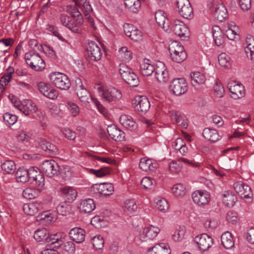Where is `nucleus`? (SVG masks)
<instances>
[{
	"label": "nucleus",
	"instance_id": "nucleus-1",
	"mask_svg": "<svg viewBox=\"0 0 254 254\" xmlns=\"http://www.w3.org/2000/svg\"><path fill=\"white\" fill-rule=\"evenodd\" d=\"M49 78L52 83L61 90H67L70 87V81L67 76L64 73L53 72L50 74Z\"/></svg>",
	"mask_w": 254,
	"mask_h": 254
},
{
	"label": "nucleus",
	"instance_id": "nucleus-2",
	"mask_svg": "<svg viewBox=\"0 0 254 254\" xmlns=\"http://www.w3.org/2000/svg\"><path fill=\"white\" fill-rule=\"evenodd\" d=\"M27 64L35 71H41L45 67V63L39 54L29 51L25 54Z\"/></svg>",
	"mask_w": 254,
	"mask_h": 254
},
{
	"label": "nucleus",
	"instance_id": "nucleus-3",
	"mask_svg": "<svg viewBox=\"0 0 254 254\" xmlns=\"http://www.w3.org/2000/svg\"><path fill=\"white\" fill-rule=\"evenodd\" d=\"M98 91L102 98L108 102H114L121 99V92L113 87L102 85L98 88Z\"/></svg>",
	"mask_w": 254,
	"mask_h": 254
},
{
	"label": "nucleus",
	"instance_id": "nucleus-4",
	"mask_svg": "<svg viewBox=\"0 0 254 254\" xmlns=\"http://www.w3.org/2000/svg\"><path fill=\"white\" fill-rule=\"evenodd\" d=\"M197 248L201 251H208L213 245V239L206 233L198 235L193 239Z\"/></svg>",
	"mask_w": 254,
	"mask_h": 254
},
{
	"label": "nucleus",
	"instance_id": "nucleus-5",
	"mask_svg": "<svg viewBox=\"0 0 254 254\" xmlns=\"http://www.w3.org/2000/svg\"><path fill=\"white\" fill-rule=\"evenodd\" d=\"M176 4L181 16L186 19L193 17V8L189 0H176Z\"/></svg>",
	"mask_w": 254,
	"mask_h": 254
},
{
	"label": "nucleus",
	"instance_id": "nucleus-6",
	"mask_svg": "<svg viewBox=\"0 0 254 254\" xmlns=\"http://www.w3.org/2000/svg\"><path fill=\"white\" fill-rule=\"evenodd\" d=\"M171 29L174 33L183 40H188L190 36V31L187 25L182 21L176 19Z\"/></svg>",
	"mask_w": 254,
	"mask_h": 254
},
{
	"label": "nucleus",
	"instance_id": "nucleus-7",
	"mask_svg": "<svg viewBox=\"0 0 254 254\" xmlns=\"http://www.w3.org/2000/svg\"><path fill=\"white\" fill-rule=\"evenodd\" d=\"M134 110L140 114L146 113L150 108V104L148 99L144 96H137L132 100Z\"/></svg>",
	"mask_w": 254,
	"mask_h": 254
},
{
	"label": "nucleus",
	"instance_id": "nucleus-8",
	"mask_svg": "<svg viewBox=\"0 0 254 254\" xmlns=\"http://www.w3.org/2000/svg\"><path fill=\"white\" fill-rule=\"evenodd\" d=\"M227 88L231 93V97L234 99L241 98L245 95V87L241 83L231 80L227 84Z\"/></svg>",
	"mask_w": 254,
	"mask_h": 254
},
{
	"label": "nucleus",
	"instance_id": "nucleus-9",
	"mask_svg": "<svg viewBox=\"0 0 254 254\" xmlns=\"http://www.w3.org/2000/svg\"><path fill=\"white\" fill-rule=\"evenodd\" d=\"M170 89L176 96H181L187 91V83L183 78L174 79L171 83Z\"/></svg>",
	"mask_w": 254,
	"mask_h": 254
},
{
	"label": "nucleus",
	"instance_id": "nucleus-10",
	"mask_svg": "<svg viewBox=\"0 0 254 254\" xmlns=\"http://www.w3.org/2000/svg\"><path fill=\"white\" fill-rule=\"evenodd\" d=\"M41 169L47 176L51 178L58 175L60 167L53 160H46L43 162Z\"/></svg>",
	"mask_w": 254,
	"mask_h": 254
},
{
	"label": "nucleus",
	"instance_id": "nucleus-11",
	"mask_svg": "<svg viewBox=\"0 0 254 254\" xmlns=\"http://www.w3.org/2000/svg\"><path fill=\"white\" fill-rule=\"evenodd\" d=\"M193 201L199 206H204L208 204L210 200L209 193L205 190H197L191 194Z\"/></svg>",
	"mask_w": 254,
	"mask_h": 254
},
{
	"label": "nucleus",
	"instance_id": "nucleus-12",
	"mask_svg": "<svg viewBox=\"0 0 254 254\" xmlns=\"http://www.w3.org/2000/svg\"><path fill=\"white\" fill-rule=\"evenodd\" d=\"M75 5L79 7L90 23L91 26L95 28L93 19L90 17V14L92 12L93 9L89 1L87 0H73Z\"/></svg>",
	"mask_w": 254,
	"mask_h": 254
},
{
	"label": "nucleus",
	"instance_id": "nucleus-13",
	"mask_svg": "<svg viewBox=\"0 0 254 254\" xmlns=\"http://www.w3.org/2000/svg\"><path fill=\"white\" fill-rule=\"evenodd\" d=\"M154 73L155 78L159 82L165 83L169 79L168 71L162 62H159L156 64Z\"/></svg>",
	"mask_w": 254,
	"mask_h": 254
},
{
	"label": "nucleus",
	"instance_id": "nucleus-14",
	"mask_svg": "<svg viewBox=\"0 0 254 254\" xmlns=\"http://www.w3.org/2000/svg\"><path fill=\"white\" fill-rule=\"evenodd\" d=\"M234 189L242 197L246 199H251L253 194L251 188L246 183L239 181L234 184Z\"/></svg>",
	"mask_w": 254,
	"mask_h": 254
},
{
	"label": "nucleus",
	"instance_id": "nucleus-15",
	"mask_svg": "<svg viewBox=\"0 0 254 254\" xmlns=\"http://www.w3.org/2000/svg\"><path fill=\"white\" fill-rule=\"evenodd\" d=\"M86 49L88 56L91 60L98 61L101 59L102 53L100 48L95 42H88Z\"/></svg>",
	"mask_w": 254,
	"mask_h": 254
},
{
	"label": "nucleus",
	"instance_id": "nucleus-16",
	"mask_svg": "<svg viewBox=\"0 0 254 254\" xmlns=\"http://www.w3.org/2000/svg\"><path fill=\"white\" fill-rule=\"evenodd\" d=\"M124 29L126 35L132 40L138 42L141 40V32L134 25L126 23L124 25Z\"/></svg>",
	"mask_w": 254,
	"mask_h": 254
},
{
	"label": "nucleus",
	"instance_id": "nucleus-17",
	"mask_svg": "<svg viewBox=\"0 0 254 254\" xmlns=\"http://www.w3.org/2000/svg\"><path fill=\"white\" fill-rule=\"evenodd\" d=\"M38 87L42 94L51 99H56L58 97V91L49 84L41 82L38 83Z\"/></svg>",
	"mask_w": 254,
	"mask_h": 254
},
{
	"label": "nucleus",
	"instance_id": "nucleus-18",
	"mask_svg": "<svg viewBox=\"0 0 254 254\" xmlns=\"http://www.w3.org/2000/svg\"><path fill=\"white\" fill-rule=\"evenodd\" d=\"M60 20L63 25L66 27L72 32L75 33H80L81 32L80 25L72 20L69 16L62 14L60 16Z\"/></svg>",
	"mask_w": 254,
	"mask_h": 254
},
{
	"label": "nucleus",
	"instance_id": "nucleus-19",
	"mask_svg": "<svg viewBox=\"0 0 254 254\" xmlns=\"http://www.w3.org/2000/svg\"><path fill=\"white\" fill-rule=\"evenodd\" d=\"M159 231V228L152 225L145 227L140 234L139 239L141 241L152 240L157 236Z\"/></svg>",
	"mask_w": 254,
	"mask_h": 254
},
{
	"label": "nucleus",
	"instance_id": "nucleus-20",
	"mask_svg": "<svg viewBox=\"0 0 254 254\" xmlns=\"http://www.w3.org/2000/svg\"><path fill=\"white\" fill-rule=\"evenodd\" d=\"M18 106L19 107L18 110L26 116H28L31 113H35L38 110L36 104L30 100H24L20 105Z\"/></svg>",
	"mask_w": 254,
	"mask_h": 254
},
{
	"label": "nucleus",
	"instance_id": "nucleus-21",
	"mask_svg": "<svg viewBox=\"0 0 254 254\" xmlns=\"http://www.w3.org/2000/svg\"><path fill=\"white\" fill-rule=\"evenodd\" d=\"M60 191L62 196L66 201L68 202H73L76 198L77 192L76 190L72 187L64 186L60 188Z\"/></svg>",
	"mask_w": 254,
	"mask_h": 254
},
{
	"label": "nucleus",
	"instance_id": "nucleus-22",
	"mask_svg": "<svg viewBox=\"0 0 254 254\" xmlns=\"http://www.w3.org/2000/svg\"><path fill=\"white\" fill-rule=\"evenodd\" d=\"M75 90L76 94L79 100L82 102H88L91 96L88 90L82 85L81 81L78 80V82L76 81Z\"/></svg>",
	"mask_w": 254,
	"mask_h": 254
},
{
	"label": "nucleus",
	"instance_id": "nucleus-23",
	"mask_svg": "<svg viewBox=\"0 0 254 254\" xmlns=\"http://www.w3.org/2000/svg\"><path fill=\"white\" fill-rule=\"evenodd\" d=\"M107 131L109 136L116 141H122L125 139V132L115 125L108 126Z\"/></svg>",
	"mask_w": 254,
	"mask_h": 254
},
{
	"label": "nucleus",
	"instance_id": "nucleus-24",
	"mask_svg": "<svg viewBox=\"0 0 254 254\" xmlns=\"http://www.w3.org/2000/svg\"><path fill=\"white\" fill-rule=\"evenodd\" d=\"M96 206L92 199L88 198L81 200L78 206L81 213H89L95 209Z\"/></svg>",
	"mask_w": 254,
	"mask_h": 254
},
{
	"label": "nucleus",
	"instance_id": "nucleus-25",
	"mask_svg": "<svg viewBox=\"0 0 254 254\" xmlns=\"http://www.w3.org/2000/svg\"><path fill=\"white\" fill-rule=\"evenodd\" d=\"M70 238L77 243H81L85 240V231L84 229L75 227L69 233Z\"/></svg>",
	"mask_w": 254,
	"mask_h": 254
},
{
	"label": "nucleus",
	"instance_id": "nucleus-26",
	"mask_svg": "<svg viewBox=\"0 0 254 254\" xmlns=\"http://www.w3.org/2000/svg\"><path fill=\"white\" fill-rule=\"evenodd\" d=\"M42 209L41 204L37 202L25 203L23 206V210L24 213L31 216L36 214Z\"/></svg>",
	"mask_w": 254,
	"mask_h": 254
},
{
	"label": "nucleus",
	"instance_id": "nucleus-27",
	"mask_svg": "<svg viewBox=\"0 0 254 254\" xmlns=\"http://www.w3.org/2000/svg\"><path fill=\"white\" fill-rule=\"evenodd\" d=\"M155 20L158 25L165 30L167 31L169 28L168 20L167 18L165 12L161 10H158L155 13Z\"/></svg>",
	"mask_w": 254,
	"mask_h": 254
},
{
	"label": "nucleus",
	"instance_id": "nucleus-28",
	"mask_svg": "<svg viewBox=\"0 0 254 254\" xmlns=\"http://www.w3.org/2000/svg\"><path fill=\"white\" fill-rule=\"evenodd\" d=\"M214 17L219 22H222L228 17L227 8L223 4L218 3L216 5L214 12Z\"/></svg>",
	"mask_w": 254,
	"mask_h": 254
},
{
	"label": "nucleus",
	"instance_id": "nucleus-29",
	"mask_svg": "<svg viewBox=\"0 0 254 254\" xmlns=\"http://www.w3.org/2000/svg\"><path fill=\"white\" fill-rule=\"evenodd\" d=\"M158 166V165L155 161L146 157L141 158L139 163L140 168L144 171H153Z\"/></svg>",
	"mask_w": 254,
	"mask_h": 254
},
{
	"label": "nucleus",
	"instance_id": "nucleus-30",
	"mask_svg": "<svg viewBox=\"0 0 254 254\" xmlns=\"http://www.w3.org/2000/svg\"><path fill=\"white\" fill-rule=\"evenodd\" d=\"M202 135L206 140L211 142H215L220 138L217 130L208 127L203 129Z\"/></svg>",
	"mask_w": 254,
	"mask_h": 254
},
{
	"label": "nucleus",
	"instance_id": "nucleus-31",
	"mask_svg": "<svg viewBox=\"0 0 254 254\" xmlns=\"http://www.w3.org/2000/svg\"><path fill=\"white\" fill-rule=\"evenodd\" d=\"M93 188L96 189L99 193L104 196L112 194L114 190L113 185L110 183H102L98 186H94Z\"/></svg>",
	"mask_w": 254,
	"mask_h": 254
},
{
	"label": "nucleus",
	"instance_id": "nucleus-32",
	"mask_svg": "<svg viewBox=\"0 0 254 254\" xmlns=\"http://www.w3.org/2000/svg\"><path fill=\"white\" fill-rule=\"evenodd\" d=\"M140 70L143 76H148L155 71V67L149 60L145 59L140 64Z\"/></svg>",
	"mask_w": 254,
	"mask_h": 254
},
{
	"label": "nucleus",
	"instance_id": "nucleus-33",
	"mask_svg": "<svg viewBox=\"0 0 254 254\" xmlns=\"http://www.w3.org/2000/svg\"><path fill=\"white\" fill-rule=\"evenodd\" d=\"M121 124L127 129H134L136 127V123L133 118L127 115H122L120 118Z\"/></svg>",
	"mask_w": 254,
	"mask_h": 254
},
{
	"label": "nucleus",
	"instance_id": "nucleus-34",
	"mask_svg": "<svg viewBox=\"0 0 254 254\" xmlns=\"http://www.w3.org/2000/svg\"><path fill=\"white\" fill-rule=\"evenodd\" d=\"M191 84L196 87L204 84L206 80L205 75L200 72L194 71L190 74Z\"/></svg>",
	"mask_w": 254,
	"mask_h": 254
},
{
	"label": "nucleus",
	"instance_id": "nucleus-35",
	"mask_svg": "<svg viewBox=\"0 0 254 254\" xmlns=\"http://www.w3.org/2000/svg\"><path fill=\"white\" fill-rule=\"evenodd\" d=\"M148 254H170V251L168 245L164 243L156 244L147 251Z\"/></svg>",
	"mask_w": 254,
	"mask_h": 254
},
{
	"label": "nucleus",
	"instance_id": "nucleus-36",
	"mask_svg": "<svg viewBox=\"0 0 254 254\" xmlns=\"http://www.w3.org/2000/svg\"><path fill=\"white\" fill-rule=\"evenodd\" d=\"M170 113L172 118L176 121L178 125L187 128L188 125V122L183 114L175 110L170 111Z\"/></svg>",
	"mask_w": 254,
	"mask_h": 254
},
{
	"label": "nucleus",
	"instance_id": "nucleus-37",
	"mask_svg": "<svg viewBox=\"0 0 254 254\" xmlns=\"http://www.w3.org/2000/svg\"><path fill=\"white\" fill-rule=\"evenodd\" d=\"M65 11L71 14V16L76 18V22L79 25H81L83 23V19L81 12L77 8L71 5L66 6Z\"/></svg>",
	"mask_w": 254,
	"mask_h": 254
},
{
	"label": "nucleus",
	"instance_id": "nucleus-38",
	"mask_svg": "<svg viewBox=\"0 0 254 254\" xmlns=\"http://www.w3.org/2000/svg\"><path fill=\"white\" fill-rule=\"evenodd\" d=\"M221 240L222 245L226 249H231L234 247V241L232 234L228 231L222 234Z\"/></svg>",
	"mask_w": 254,
	"mask_h": 254
},
{
	"label": "nucleus",
	"instance_id": "nucleus-39",
	"mask_svg": "<svg viewBox=\"0 0 254 254\" xmlns=\"http://www.w3.org/2000/svg\"><path fill=\"white\" fill-rule=\"evenodd\" d=\"M212 35L216 46L220 47L223 44L224 35L219 26L215 25L212 27Z\"/></svg>",
	"mask_w": 254,
	"mask_h": 254
},
{
	"label": "nucleus",
	"instance_id": "nucleus-40",
	"mask_svg": "<svg viewBox=\"0 0 254 254\" xmlns=\"http://www.w3.org/2000/svg\"><path fill=\"white\" fill-rule=\"evenodd\" d=\"M246 43L247 46L245 51L246 56L249 60L254 61V38L253 37L247 38Z\"/></svg>",
	"mask_w": 254,
	"mask_h": 254
},
{
	"label": "nucleus",
	"instance_id": "nucleus-41",
	"mask_svg": "<svg viewBox=\"0 0 254 254\" xmlns=\"http://www.w3.org/2000/svg\"><path fill=\"white\" fill-rule=\"evenodd\" d=\"M39 145L44 151L49 154H55L58 151L57 147L44 139H40Z\"/></svg>",
	"mask_w": 254,
	"mask_h": 254
},
{
	"label": "nucleus",
	"instance_id": "nucleus-42",
	"mask_svg": "<svg viewBox=\"0 0 254 254\" xmlns=\"http://www.w3.org/2000/svg\"><path fill=\"white\" fill-rule=\"evenodd\" d=\"M223 203L228 207L233 206L237 200V197L232 191H225L223 194Z\"/></svg>",
	"mask_w": 254,
	"mask_h": 254
},
{
	"label": "nucleus",
	"instance_id": "nucleus-43",
	"mask_svg": "<svg viewBox=\"0 0 254 254\" xmlns=\"http://www.w3.org/2000/svg\"><path fill=\"white\" fill-rule=\"evenodd\" d=\"M123 79L127 84L132 87H136L139 84V78L133 71L127 74Z\"/></svg>",
	"mask_w": 254,
	"mask_h": 254
},
{
	"label": "nucleus",
	"instance_id": "nucleus-44",
	"mask_svg": "<svg viewBox=\"0 0 254 254\" xmlns=\"http://www.w3.org/2000/svg\"><path fill=\"white\" fill-rule=\"evenodd\" d=\"M28 169L23 167L19 168L15 174L17 181L21 183L28 182Z\"/></svg>",
	"mask_w": 254,
	"mask_h": 254
},
{
	"label": "nucleus",
	"instance_id": "nucleus-45",
	"mask_svg": "<svg viewBox=\"0 0 254 254\" xmlns=\"http://www.w3.org/2000/svg\"><path fill=\"white\" fill-rule=\"evenodd\" d=\"M1 168L3 171L8 174H12L14 173L16 167L14 161L12 160H6L1 165Z\"/></svg>",
	"mask_w": 254,
	"mask_h": 254
},
{
	"label": "nucleus",
	"instance_id": "nucleus-46",
	"mask_svg": "<svg viewBox=\"0 0 254 254\" xmlns=\"http://www.w3.org/2000/svg\"><path fill=\"white\" fill-rule=\"evenodd\" d=\"M57 234L50 235L46 239V243H49V245L53 246V248H59L63 244L62 239L57 238Z\"/></svg>",
	"mask_w": 254,
	"mask_h": 254
},
{
	"label": "nucleus",
	"instance_id": "nucleus-47",
	"mask_svg": "<svg viewBox=\"0 0 254 254\" xmlns=\"http://www.w3.org/2000/svg\"><path fill=\"white\" fill-rule=\"evenodd\" d=\"M125 4L130 11L136 12L140 7V2L138 0H124Z\"/></svg>",
	"mask_w": 254,
	"mask_h": 254
},
{
	"label": "nucleus",
	"instance_id": "nucleus-48",
	"mask_svg": "<svg viewBox=\"0 0 254 254\" xmlns=\"http://www.w3.org/2000/svg\"><path fill=\"white\" fill-rule=\"evenodd\" d=\"M58 213L60 215L66 216L71 211V206L66 202L61 203L57 207Z\"/></svg>",
	"mask_w": 254,
	"mask_h": 254
},
{
	"label": "nucleus",
	"instance_id": "nucleus-49",
	"mask_svg": "<svg viewBox=\"0 0 254 254\" xmlns=\"http://www.w3.org/2000/svg\"><path fill=\"white\" fill-rule=\"evenodd\" d=\"M91 243L94 249L96 251H101L104 246V242L103 237L100 235L94 236L91 239Z\"/></svg>",
	"mask_w": 254,
	"mask_h": 254
},
{
	"label": "nucleus",
	"instance_id": "nucleus-50",
	"mask_svg": "<svg viewBox=\"0 0 254 254\" xmlns=\"http://www.w3.org/2000/svg\"><path fill=\"white\" fill-rule=\"evenodd\" d=\"M111 172L109 167H102L98 170L90 169L89 173L95 175L97 177L101 178L104 177Z\"/></svg>",
	"mask_w": 254,
	"mask_h": 254
},
{
	"label": "nucleus",
	"instance_id": "nucleus-51",
	"mask_svg": "<svg viewBox=\"0 0 254 254\" xmlns=\"http://www.w3.org/2000/svg\"><path fill=\"white\" fill-rule=\"evenodd\" d=\"M169 51L171 55L176 53L178 52H181L182 51H185L184 47L177 41L172 42L169 46Z\"/></svg>",
	"mask_w": 254,
	"mask_h": 254
},
{
	"label": "nucleus",
	"instance_id": "nucleus-52",
	"mask_svg": "<svg viewBox=\"0 0 254 254\" xmlns=\"http://www.w3.org/2000/svg\"><path fill=\"white\" fill-rule=\"evenodd\" d=\"M91 223L95 228L100 229L106 226L107 221L102 217L95 216L92 218Z\"/></svg>",
	"mask_w": 254,
	"mask_h": 254
},
{
	"label": "nucleus",
	"instance_id": "nucleus-53",
	"mask_svg": "<svg viewBox=\"0 0 254 254\" xmlns=\"http://www.w3.org/2000/svg\"><path fill=\"white\" fill-rule=\"evenodd\" d=\"M48 230L45 228H42L37 230L34 234V238L38 242L45 240L46 242V239L49 236H47Z\"/></svg>",
	"mask_w": 254,
	"mask_h": 254
},
{
	"label": "nucleus",
	"instance_id": "nucleus-54",
	"mask_svg": "<svg viewBox=\"0 0 254 254\" xmlns=\"http://www.w3.org/2000/svg\"><path fill=\"white\" fill-rule=\"evenodd\" d=\"M119 56L123 61H129L131 59V53L127 47H122L119 50Z\"/></svg>",
	"mask_w": 254,
	"mask_h": 254
},
{
	"label": "nucleus",
	"instance_id": "nucleus-55",
	"mask_svg": "<svg viewBox=\"0 0 254 254\" xmlns=\"http://www.w3.org/2000/svg\"><path fill=\"white\" fill-rule=\"evenodd\" d=\"M54 219V217L49 211L42 212L36 217L37 221H44L46 223L52 222Z\"/></svg>",
	"mask_w": 254,
	"mask_h": 254
},
{
	"label": "nucleus",
	"instance_id": "nucleus-56",
	"mask_svg": "<svg viewBox=\"0 0 254 254\" xmlns=\"http://www.w3.org/2000/svg\"><path fill=\"white\" fill-rule=\"evenodd\" d=\"M8 72L5 73L1 77L0 80V87L2 88V82H4V85H7L12 78V74L14 72V69L12 67H9L7 69Z\"/></svg>",
	"mask_w": 254,
	"mask_h": 254
},
{
	"label": "nucleus",
	"instance_id": "nucleus-57",
	"mask_svg": "<svg viewBox=\"0 0 254 254\" xmlns=\"http://www.w3.org/2000/svg\"><path fill=\"white\" fill-rule=\"evenodd\" d=\"M172 191L177 196H183L185 194L186 189L183 185L177 184L173 187Z\"/></svg>",
	"mask_w": 254,
	"mask_h": 254
},
{
	"label": "nucleus",
	"instance_id": "nucleus-58",
	"mask_svg": "<svg viewBox=\"0 0 254 254\" xmlns=\"http://www.w3.org/2000/svg\"><path fill=\"white\" fill-rule=\"evenodd\" d=\"M156 207L159 211L165 212L168 210L169 205L166 199L161 198L156 202Z\"/></svg>",
	"mask_w": 254,
	"mask_h": 254
},
{
	"label": "nucleus",
	"instance_id": "nucleus-59",
	"mask_svg": "<svg viewBox=\"0 0 254 254\" xmlns=\"http://www.w3.org/2000/svg\"><path fill=\"white\" fill-rule=\"evenodd\" d=\"M30 183L35 185L39 189L43 188L45 185V178L44 175L40 172L37 176L34 179V180H32L30 182Z\"/></svg>",
	"mask_w": 254,
	"mask_h": 254
},
{
	"label": "nucleus",
	"instance_id": "nucleus-60",
	"mask_svg": "<svg viewBox=\"0 0 254 254\" xmlns=\"http://www.w3.org/2000/svg\"><path fill=\"white\" fill-rule=\"evenodd\" d=\"M141 184L145 189H152L155 186V181L149 177H144Z\"/></svg>",
	"mask_w": 254,
	"mask_h": 254
},
{
	"label": "nucleus",
	"instance_id": "nucleus-61",
	"mask_svg": "<svg viewBox=\"0 0 254 254\" xmlns=\"http://www.w3.org/2000/svg\"><path fill=\"white\" fill-rule=\"evenodd\" d=\"M17 138L19 142L23 143L28 142L31 139V135L29 132H27L23 130L18 132L17 135Z\"/></svg>",
	"mask_w": 254,
	"mask_h": 254
},
{
	"label": "nucleus",
	"instance_id": "nucleus-62",
	"mask_svg": "<svg viewBox=\"0 0 254 254\" xmlns=\"http://www.w3.org/2000/svg\"><path fill=\"white\" fill-rule=\"evenodd\" d=\"M5 122L9 126L14 125L17 121V117L9 113H6L3 116Z\"/></svg>",
	"mask_w": 254,
	"mask_h": 254
},
{
	"label": "nucleus",
	"instance_id": "nucleus-63",
	"mask_svg": "<svg viewBox=\"0 0 254 254\" xmlns=\"http://www.w3.org/2000/svg\"><path fill=\"white\" fill-rule=\"evenodd\" d=\"M172 60L176 63H181L187 58V54L185 51H182L178 53H175L170 55Z\"/></svg>",
	"mask_w": 254,
	"mask_h": 254
},
{
	"label": "nucleus",
	"instance_id": "nucleus-64",
	"mask_svg": "<svg viewBox=\"0 0 254 254\" xmlns=\"http://www.w3.org/2000/svg\"><path fill=\"white\" fill-rule=\"evenodd\" d=\"M125 207L128 212H135L137 209L135 201L133 199L127 200L125 202Z\"/></svg>",
	"mask_w": 254,
	"mask_h": 254
}]
</instances>
